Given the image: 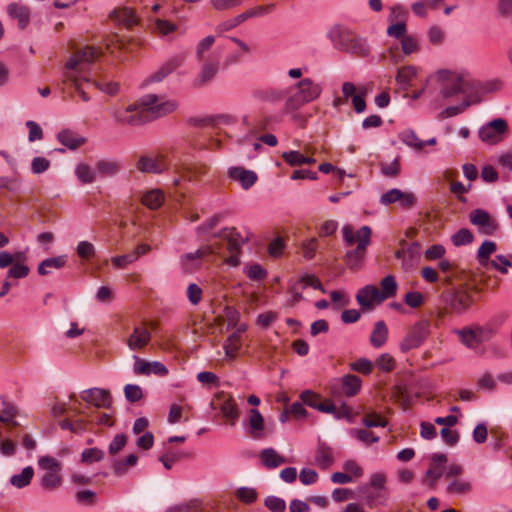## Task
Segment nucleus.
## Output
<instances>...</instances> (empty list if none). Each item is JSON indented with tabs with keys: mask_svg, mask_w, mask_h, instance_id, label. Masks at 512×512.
Here are the masks:
<instances>
[{
	"mask_svg": "<svg viewBox=\"0 0 512 512\" xmlns=\"http://www.w3.org/2000/svg\"><path fill=\"white\" fill-rule=\"evenodd\" d=\"M95 169L102 177H114L122 170L121 162L113 158H102L96 162Z\"/></svg>",
	"mask_w": 512,
	"mask_h": 512,
	"instance_id": "nucleus-24",
	"label": "nucleus"
},
{
	"mask_svg": "<svg viewBox=\"0 0 512 512\" xmlns=\"http://www.w3.org/2000/svg\"><path fill=\"white\" fill-rule=\"evenodd\" d=\"M150 340V331L144 326H136L127 338V346L132 351H141Z\"/></svg>",
	"mask_w": 512,
	"mask_h": 512,
	"instance_id": "nucleus-19",
	"label": "nucleus"
},
{
	"mask_svg": "<svg viewBox=\"0 0 512 512\" xmlns=\"http://www.w3.org/2000/svg\"><path fill=\"white\" fill-rule=\"evenodd\" d=\"M180 66V61L177 59H172L162 65L159 70L150 75L146 79V83L148 82H160L164 78H166L169 74H171L174 70H176Z\"/></svg>",
	"mask_w": 512,
	"mask_h": 512,
	"instance_id": "nucleus-38",
	"label": "nucleus"
},
{
	"mask_svg": "<svg viewBox=\"0 0 512 512\" xmlns=\"http://www.w3.org/2000/svg\"><path fill=\"white\" fill-rule=\"evenodd\" d=\"M215 253V249L211 245H205L197 249L195 252L186 253L181 256V263L186 271H193L200 267L201 260Z\"/></svg>",
	"mask_w": 512,
	"mask_h": 512,
	"instance_id": "nucleus-13",
	"label": "nucleus"
},
{
	"mask_svg": "<svg viewBox=\"0 0 512 512\" xmlns=\"http://www.w3.org/2000/svg\"><path fill=\"white\" fill-rule=\"evenodd\" d=\"M431 323L427 319L416 322L400 343V349L406 353L418 348L430 335Z\"/></svg>",
	"mask_w": 512,
	"mask_h": 512,
	"instance_id": "nucleus-6",
	"label": "nucleus"
},
{
	"mask_svg": "<svg viewBox=\"0 0 512 512\" xmlns=\"http://www.w3.org/2000/svg\"><path fill=\"white\" fill-rule=\"evenodd\" d=\"M315 462L322 469L330 467L334 463L332 449L325 444H320L316 451Z\"/></svg>",
	"mask_w": 512,
	"mask_h": 512,
	"instance_id": "nucleus-37",
	"label": "nucleus"
},
{
	"mask_svg": "<svg viewBox=\"0 0 512 512\" xmlns=\"http://www.w3.org/2000/svg\"><path fill=\"white\" fill-rule=\"evenodd\" d=\"M401 248L395 252V258L401 260L402 268L409 270L415 267L421 256V247L418 242L407 244L405 240L400 241Z\"/></svg>",
	"mask_w": 512,
	"mask_h": 512,
	"instance_id": "nucleus-7",
	"label": "nucleus"
},
{
	"mask_svg": "<svg viewBox=\"0 0 512 512\" xmlns=\"http://www.w3.org/2000/svg\"><path fill=\"white\" fill-rule=\"evenodd\" d=\"M98 57L95 48L86 46L75 51L67 60L64 67L63 77L65 81L73 84L81 99L85 102L90 100L87 93L81 88V82H91L90 67Z\"/></svg>",
	"mask_w": 512,
	"mask_h": 512,
	"instance_id": "nucleus-2",
	"label": "nucleus"
},
{
	"mask_svg": "<svg viewBox=\"0 0 512 512\" xmlns=\"http://www.w3.org/2000/svg\"><path fill=\"white\" fill-rule=\"evenodd\" d=\"M178 108L174 99H164L156 94H146L137 102L128 105L114 104L108 114L118 126L138 127L150 120L166 116Z\"/></svg>",
	"mask_w": 512,
	"mask_h": 512,
	"instance_id": "nucleus-1",
	"label": "nucleus"
},
{
	"mask_svg": "<svg viewBox=\"0 0 512 512\" xmlns=\"http://www.w3.org/2000/svg\"><path fill=\"white\" fill-rule=\"evenodd\" d=\"M57 140L69 150H76L87 142L84 136L71 129H63L58 132Z\"/></svg>",
	"mask_w": 512,
	"mask_h": 512,
	"instance_id": "nucleus-21",
	"label": "nucleus"
},
{
	"mask_svg": "<svg viewBox=\"0 0 512 512\" xmlns=\"http://www.w3.org/2000/svg\"><path fill=\"white\" fill-rule=\"evenodd\" d=\"M361 384V379L356 375L349 374L342 378V389L348 397L356 395L360 391Z\"/></svg>",
	"mask_w": 512,
	"mask_h": 512,
	"instance_id": "nucleus-42",
	"label": "nucleus"
},
{
	"mask_svg": "<svg viewBox=\"0 0 512 512\" xmlns=\"http://www.w3.org/2000/svg\"><path fill=\"white\" fill-rule=\"evenodd\" d=\"M342 52L364 58L369 55L370 47L366 39L353 33Z\"/></svg>",
	"mask_w": 512,
	"mask_h": 512,
	"instance_id": "nucleus-22",
	"label": "nucleus"
},
{
	"mask_svg": "<svg viewBox=\"0 0 512 512\" xmlns=\"http://www.w3.org/2000/svg\"><path fill=\"white\" fill-rule=\"evenodd\" d=\"M481 101V97H475L474 99L464 97V100L459 105L448 106L443 109L438 115V120H444L447 118H451L457 116L464 111H466L472 104L479 103Z\"/></svg>",
	"mask_w": 512,
	"mask_h": 512,
	"instance_id": "nucleus-25",
	"label": "nucleus"
},
{
	"mask_svg": "<svg viewBox=\"0 0 512 512\" xmlns=\"http://www.w3.org/2000/svg\"><path fill=\"white\" fill-rule=\"evenodd\" d=\"M478 83H479L478 89L472 90V99H474L475 97H479L478 96L479 92H482V93L496 92V91L501 90L503 87V83L499 79H493V80H490L485 83H481L478 81Z\"/></svg>",
	"mask_w": 512,
	"mask_h": 512,
	"instance_id": "nucleus-52",
	"label": "nucleus"
},
{
	"mask_svg": "<svg viewBox=\"0 0 512 512\" xmlns=\"http://www.w3.org/2000/svg\"><path fill=\"white\" fill-rule=\"evenodd\" d=\"M257 492L251 487H240L236 491V497L243 503L251 504L257 499Z\"/></svg>",
	"mask_w": 512,
	"mask_h": 512,
	"instance_id": "nucleus-63",
	"label": "nucleus"
},
{
	"mask_svg": "<svg viewBox=\"0 0 512 512\" xmlns=\"http://www.w3.org/2000/svg\"><path fill=\"white\" fill-rule=\"evenodd\" d=\"M221 237L227 240L230 252H237L245 241L236 228H225L221 232Z\"/></svg>",
	"mask_w": 512,
	"mask_h": 512,
	"instance_id": "nucleus-36",
	"label": "nucleus"
},
{
	"mask_svg": "<svg viewBox=\"0 0 512 512\" xmlns=\"http://www.w3.org/2000/svg\"><path fill=\"white\" fill-rule=\"evenodd\" d=\"M470 221L485 235H492L498 229V223L491 218L488 212L482 209L473 210L470 213Z\"/></svg>",
	"mask_w": 512,
	"mask_h": 512,
	"instance_id": "nucleus-11",
	"label": "nucleus"
},
{
	"mask_svg": "<svg viewBox=\"0 0 512 512\" xmlns=\"http://www.w3.org/2000/svg\"><path fill=\"white\" fill-rule=\"evenodd\" d=\"M401 50L404 55H411L418 52L419 41L417 37L413 35H407L400 40Z\"/></svg>",
	"mask_w": 512,
	"mask_h": 512,
	"instance_id": "nucleus-57",
	"label": "nucleus"
},
{
	"mask_svg": "<svg viewBox=\"0 0 512 512\" xmlns=\"http://www.w3.org/2000/svg\"><path fill=\"white\" fill-rule=\"evenodd\" d=\"M399 139L407 146L416 151L422 150L425 146L424 141L420 140L412 130H405L399 134Z\"/></svg>",
	"mask_w": 512,
	"mask_h": 512,
	"instance_id": "nucleus-48",
	"label": "nucleus"
},
{
	"mask_svg": "<svg viewBox=\"0 0 512 512\" xmlns=\"http://www.w3.org/2000/svg\"><path fill=\"white\" fill-rule=\"evenodd\" d=\"M0 402L2 405L0 410V422L17 425V422L15 421V418L18 415L17 406L11 401H8L4 396H0Z\"/></svg>",
	"mask_w": 512,
	"mask_h": 512,
	"instance_id": "nucleus-33",
	"label": "nucleus"
},
{
	"mask_svg": "<svg viewBox=\"0 0 512 512\" xmlns=\"http://www.w3.org/2000/svg\"><path fill=\"white\" fill-rule=\"evenodd\" d=\"M164 193L160 189H151L145 191L141 196V203L151 210L161 207L164 202Z\"/></svg>",
	"mask_w": 512,
	"mask_h": 512,
	"instance_id": "nucleus-30",
	"label": "nucleus"
},
{
	"mask_svg": "<svg viewBox=\"0 0 512 512\" xmlns=\"http://www.w3.org/2000/svg\"><path fill=\"white\" fill-rule=\"evenodd\" d=\"M75 175L82 184H91L96 179V169L94 170L89 164L80 162L75 167Z\"/></svg>",
	"mask_w": 512,
	"mask_h": 512,
	"instance_id": "nucleus-39",
	"label": "nucleus"
},
{
	"mask_svg": "<svg viewBox=\"0 0 512 512\" xmlns=\"http://www.w3.org/2000/svg\"><path fill=\"white\" fill-rule=\"evenodd\" d=\"M249 435L254 439L264 436V418L257 409H251L249 413Z\"/></svg>",
	"mask_w": 512,
	"mask_h": 512,
	"instance_id": "nucleus-29",
	"label": "nucleus"
},
{
	"mask_svg": "<svg viewBox=\"0 0 512 512\" xmlns=\"http://www.w3.org/2000/svg\"><path fill=\"white\" fill-rule=\"evenodd\" d=\"M434 78L439 86V96L443 101L450 100L458 94L472 98V90L479 87L478 81L464 71L439 69L435 72Z\"/></svg>",
	"mask_w": 512,
	"mask_h": 512,
	"instance_id": "nucleus-3",
	"label": "nucleus"
},
{
	"mask_svg": "<svg viewBox=\"0 0 512 512\" xmlns=\"http://www.w3.org/2000/svg\"><path fill=\"white\" fill-rule=\"evenodd\" d=\"M288 91L281 88H268L260 92V98L263 101L276 103L282 101L287 95Z\"/></svg>",
	"mask_w": 512,
	"mask_h": 512,
	"instance_id": "nucleus-51",
	"label": "nucleus"
},
{
	"mask_svg": "<svg viewBox=\"0 0 512 512\" xmlns=\"http://www.w3.org/2000/svg\"><path fill=\"white\" fill-rule=\"evenodd\" d=\"M34 470L31 466L25 467L20 474L13 475L10 478V483L17 488L26 487L32 480Z\"/></svg>",
	"mask_w": 512,
	"mask_h": 512,
	"instance_id": "nucleus-46",
	"label": "nucleus"
},
{
	"mask_svg": "<svg viewBox=\"0 0 512 512\" xmlns=\"http://www.w3.org/2000/svg\"><path fill=\"white\" fill-rule=\"evenodd\" d=\"M50 415L53 418H58L64 415L68 409V402L62 401L58 398H54L49 404Z\"/></svg>",
	"mask_w": 512,
	"mask_h": 512,
	"instance_id": "nucleus-64",
	"label": "nucleus"
},
{
	"mask_svg": "<svg viewBox=\"0 0 512 512\" xmlns=\"http://www.w3.org/2000/svg\"><path fill=\"white\" fill-rule=\"evenodd\" d=\"M41 486L47 490H55L62 484V477L60 472H45L41 477Z\"/></svg>",
	"mask_w": 512,
	"mask_h": 512,
	"instance_id": "nucleus-50",
	"label": "nucleus"
},
{
	"mask_svg": "<svg viewBox=\"0 0 512 512\" xmlns=\"http://www.w3.org/2000/svg\"><path fill=\"white\" fill-rule=\"evenodd\" d=\"M388 338V328L384 321H377L370 335V343L373 347H382Z\"/></svg>",
	"mask_w": 512,
	"mask_h": 512,
	"instance_id": "nucleus-34",
	"label": "nucleus"
},
{
	"mask_svg": "<svg viewBox=\"0 0 512 512\" xmlns=\"http://www.w3.org/2000/svg\"><path fill=\"white\" fill-rule=\"evenodd\" d=\"M137 169L142 173H161L165 166L164 164L154 156H141L136 164Z\"/></svg>",
	"mask_w": 512,
	"mask_h": 512,
	"instance_id": "nucleus-27",
	"label": "nucleus"
},
{
	"mask_svg": "<svg viewBox=\"0 0 512 512\" xmlns=\"http://www.w3.org/2000/svg\"><path fill=\"white\" fill-rule=\"evenodd\" d=\"M8 15L17 20L20 29H24L30 20V9L19 3H10L7 6Z\"/></svg>",
	"mask_w": 512,
	"mask_h": 512,
	"instance_id": "nucleus-26",
	"label": "nucleus"
},
{
	"mask_svg": "<svg viewBox=\"0 0 512 512\" xmlns=\"http://www.w3.org/2000/svg\"><path fill=\"white\" fill-rule=\"evenodd\" d=\"M203 503L198 498L169 507L165 512H196L202 509Z\"/></svg>",
	"mask_w": 512,
	"mask_h": 512,
	"instance_id": "nucleus-44",
	"label": "nucleus"
},
{
	"mask_svg": "<svg viewBox=\"0 0 512 512\" xmlns=\"http://www.w3.org/2000/svg\"><path fill=\"white\" fill-rule=\"evenodd\" d=\"M496 251V244L493 241L486 240L484 241L477 251V258L481 265H484L488 262V259L491 254Z\"/></svg>",
	"mask_w": 512,
	"mask_h": 512,
	"instance_id": "nucleus-54",
	"label": "nucleus"
},
{
	"mask_svg": "<svg viewBox=\"0 0 512 512\" xmlns=\"http://www.w3.org/2000/svg\"><path fill=\"white\" fill-rule=\"evenodd\" d=\"M67 257L65 255H59L52 258L43 260L38 265V273L42 276L48 275L52 270H59L66 265Z\"/></svg>",
	"mask_w": 512,
	"mask_h": 512,
	"instance_id": "nucleus-31",
	"label": "nucleus"
},
{
	"mask_svg": "<svg viewBox=\"0 0 512 512\" xmlns=\"http://www.w3.org/2000/svg\"><path fill=\"white\" fill-rule=\"evenodd\" d=\"M110 17L117 24L124 25L125 27H132L138 23V17L134 10L129 7L115 8L111 13Z\"/></svg>",
	"mask_w": 512,
	"mask_h": 512,
	"instance_id": "nucleus-23",
	"label": "nucleus"
},
{
	"mask_svg": "<svg viewBox=\"0 0 512 512\" xmlns=\"http://www.w3.org/2000/svg\"><path fill=\"white\" fill-rule=\"evenodd\" d=\"M382 292L381 296L385 297V299L393 297L397 291V283L393 276L388 275L381 280L380 283Z\"/></svg>",
	"mask_w": 512,
	"mask_h": 512,
	"instance_id": "nucleus-58",
	"label": "nucleus"
},
{
	"mask_svg": "<svg viewBox=\"0 0 512 512\" xmlns=\"http://www.w3.org/2000/svg\"><path fill=\"white\" fill-rule=\"evenodd\" d=\"M471 483L465 479H454L447 486L449 494H465L471 490Z\"/></svg>",
	"mask_w": 512,
	"mask_h": 512,
	"instance_id": "nucleus-55",
	"label": "nucleus"
},
{
	"mask_svg": "<svg viewBox=\"0 0 512 512\" xmlns=\"http://www.w3.org/2000/svg\"><path fill=\"white\" fill-rule=\"evenodd\" d=\"M303 257L305 259H312L318 249V240L315 237L308 238L301 243Z\"/></svg>",
	"mask_w": 512,
	"mask_h": 512,
	"instance_id": "nucleus-61",
	"label": "nucleus"
},
{
	"mask_svg": "<svg viewBox=\"0 0 512 512\" xmlns=\"http://www.w3.org/2000/svg\"><path fill=\"white\" fill-rule=\"evenodd\" d=\"M358 304L364 309H371L375 304H380L385 300L376 286L367 285L360 289L356 295Z\"/></svg>",
	"mask_w": 512,
	"mask_h": 512,
	"instance_id": "nucleus-15",
	"label": "nucleus"
},
{
	"mask_svg": "<svg viewBox=\"0 0 512 512\" xmlns=\"http://www.w3.org/2000/svg\"><path fill=\"white\" fill-rule=\"evenodd\" d=\"M294 90L285 101V113L297 111L303 105L318 99L322 93V86L311 78H304L294 85Z\"/></svg>",
	"mask_w": 512,
	"mask_h": 512,
	"instance_id": "nucleus-4",
	"label": "nucleus"
},
{
	"mask_svg": "<svg viewBox=\"0 0 512 512\" xmlns=\"http://www.w3.org/2000/svg\"><path fill=\"white\" fill-rule=\"evenodd\" d=\"M366 249L364 245H357L356 249L346 253V262L351 269H357L364 259Z\"/></svg>",
	"mask_w": 512,
	"mask_h": 512,
	"instance_id": "nucleus-49",
	"label": "nucleus"
},
{
	"mask_svg": "<svg viewBox=\"0 0 512 512\" xmlns=\"http://www.w3.org/2000/svg\"><path fill=\"white\" fill-rule=\"evenodd\" d=\"M379 202L385 206L399 202L402 208L409 209L416 204V196L412 192H403L400 189L393 188L382 194Z\"/></svg>",
	"mask_w": 512,
	"mask_h": 512,
	"instance_id": "nucleus-8",
	"label": "nucleus"
},
{
	"mask_svg": "<svg viewBox=\"0 0 512 512\" xmlns=\"http://www.w3.org/2000/svg\"><path fill=\"white\" fill-rule=\"evenodd\" d=\"M353 31L342 24H333L326 32V37L334 49L342 52L347 45Z\"/></svg>",
	"mask_w": 512,
	"mask_h": 512,
	"instance_id": "nucleus-10",
	"label": "nucleus"
},
{
	"mask_svg": "<svg viewBox=\"0 0 512 512\" xmlns=\"http://www.w3.org/2000/svg\"><path fill=\"white\" fill-rule=\"evenodd\" d=\"M343 238L347 245L352 246L356 241L357 245H364L367 249L371 242V228L369 226H362L357 232H354L351 225H345L342 228Z\"/></svg>",
	"mask_w": 512,
	"mask_h": 512,
	"instance_id": "nucleus-12",
	"label": "nucleus"
},
{
	"mask_svg": "<svg viewBox=\"0 0 512 512\" xmlns=\"http://www.w3.org/2000/svg\"><path fill=\"white\" fill-rule=\"evenodd\" d=\"M380 170L382 175L390 178H395L400 174L401 166H400V158L396 157L390 163H381Z\"/></svg>",
	"mask_w": 512,
	"mask_h": 512,
	"instance_id": "nucleus-59",
	"label": "nucleus"
},
{
	"mask_svg": "<svg viewBox=\"0 0 512 512\" xmlns=\"http://www.w3.org/2000/svg\"><path fill=\"white\" fill-rule=\"evenodd\" d=\"M104 456V451L97 447L84 449L81 453V462L85 464L99 462L104 459Z\"/></svg>",
	"mask_w": 512,
	"mask_h": 512,
	"instance_id": "nucleus-53",
	"label": "nucleus"
},
{
	"mask_svg": "<svg viewBox=\"0 0 512 512\" xmlns=\"http://www.w3.org/2000/svg\"><path fill=\"white\" fill-rule=\"evenodd\" d=\"M219 70V62L217 59L207 58L197 77L193 80L194 87H203L214 79Z\"/></svg>",
	"mask_w": 512,
	"mask_h": 512,
	"instance_id": "nucleus-17",
	"label": "nucleus"
},
{
	"mask_svg": "<svg viewBox=\"0 0 512 512\" xmlns=\"http://www.w3.org/2000/svg\"><path fill=\"white\" fill-rule=\"evenodd\" d=\"M215 43V36L208 35L202 38L196 45L195 48V56L197 60L202 61L204 59L205 53L211 49L213 44Z\"/></svg>",
	"mask_w": 512,
	"mask_h": 512,
	"instance_id": "nucleus-56",
	"label": "nucleus"
},
{
	"mask_svg": "<svg viewBox=\"0 0 512 512\" xmlns=\"http://www.w3.org/2000/svg\"><path fill=\"white\" fill-rule=\"evenodd\" d=\"M38 465L41 469L45 470L46 472H60L62 469L61 463L51 456L40 457L38 460Z\"/></svg>",
	"mask_w": 512,
	"mask_h": 512,
	"instance_id": "nucleus-60",
	"label": "nucleus"
},
{
	"mask_svg": "<svg viewBox=\"0 0 512 512\" xmlns=\"http://www.w3.org/2000/svg\"><path fill=\"white\" fill-rule=\"evenodd\" d=\"M274 5L270 4L268 6H256L254 8L248 9L247 11L235 16L238 24H242L244 21L253 18L259 17L267 14L269 11L273 10Z\"/></svg>",
	"mask_w": 512,
	"mask_h": 512,
	"instance_id": "nucleus-45",
	"label": "nucleus"
},
{
	"mask_svg": "<svg viewBox=\"0 0 512 512\" xmlns=\"http://www.w3.org/2000/svg\"><path fill=\"white\" fill-rule=\"evenodd\" d=\"M446 302L454 312L462 314L472 306L473 296L466 290H456L449 295Z\"/></svg>",
	"mask_w": 512,
	"mask_h": 512,
	"instance_id": "nucleus-14",
	"label": "nucleus"
},
{
	"mask_svg": "<svg viewBox=\"0 0 512 512\" xmlns=\"http://www.w3.org/2000/svg\"><path fill=\"white\" fill-rule=\"evenodd\" d=\"M387 34L390 37H394L399 40L407 36L408 34L405 21L391 22V25L387 28Z\"/></svg>",
	"mask_w": 512,
	"mask_h": 512,
	"instance_id": "nucleus-62",
	"label": "nucleus"
},
{
	"mask_svg": "<svg viewBox=\"0 0 512 512\" xmlns=\"http://www.w3.org/2000/svg\"><path fill=\"white\" fill-rule=\"evenodd\" d=\"M138 457L136 454H129L125 458H119L112 461L111 468L117 476L125 475L128 470L136 466Z\"/></svg>",
	"mask_w": 512,
	"mask_h": 512,
	"instance_id": "nucleus-32",
	"label": "nucleus"
},
{
	"mask_svg": "<svg viewBox=\"0 0 512 512\" xmlns=\"http://www.w3.org/2000/svg\"><path fill=\"white\" fill-rule=\"evenodd\" d=\"M282 158L290 166H299L304 164H314L315 158L312 156H305L299 151H287L282 153Z\"/></svg>",
	"mask_w": 512,
	"mask_h": 512,
	"instance_id": "nucleus-40",
	"label": "nucleus"
},
{
	"mask_svg": "<svg viewBox=\"0 0 512 512\" xmlns=\"http://www.w3.org/2000/svg\"><path fill=\"white\" fill-rule=\"evenodd\" d=\"M261 463L268 469H274L287 462L286 458L281 456L273 448H265L260 452Z\"/></svg>",
	"mask_w": 512,
	"mask_h": 512,
	"instance_id": "nucleus-28",
	"label": "nucleus"
},
{
	"mask_svg": "<svg viewBox=\"0 0 512 512\" xmlns=\"http://www.w3.org/2000/svg\"><path fill=\"white\" fill-rule=\"evenodd\" d=\"M216 398L220 401L218 408L223 416L230 422L231 426L235 425L239 417V410L234 398L223 392L217 394Z\"/></svg>",
	"mask_w": 512,
	"mask_h": 512,
	"instance_id": "nucleus-18",
	"label": "nucleus"
},
{
	"mask_svg": "<svg viewBox=\"0 0 512 512\" xmlns=\"http://www.w3.org/2000/svg\"><path fill=\"white\" fill-rule=\"evenodd\" d=\"M241 347V339L238 338V333H232L223 343L225 357L228 360L236 359Z\"/></svg>",
	"mask_w": 512,
	"mask_h": 512,
	"instance_id": "nucleus-41",
	"label": "nucleus"
},
{
	"mask_svg": "<svg viewBox=\"0 0 512 512\" xmlns=\"http://www.w3.org/2000/svg\"><path fill=\"white\" fill-rule=\"evenodd\" d=\"M454 332L459 336L461 343L468 348H475L479 344L475 328L465 327L456 329Z\"/></svg>",
	"mask_w": 512,
	"mask_h": 512,
	"instance_id": "nucleus-43",
	"label": "nucleus"
},
{
	"mask_svg": "<svg viewBox=\"0 0 512 512\" xmlns=\"http://www.w3.org/2000/svg\"><path fill=\"white\" fill-rule=\"evenodd\" d=\"M228 176L234 180L238 181L242 188L248 190L251 188L257 181V174L252 170H247L243 167H231L228 170Z\"/></svg>",
	"mask_w": 512,
	"mask_h": 512,
	"instance_id": "nucleus-20",
	"label": "nucleus"
},
{
	"mask_svg": "<svg viewBox=\"0 0 512 512\" xmlns=\"http://www.w3.org/2000/svg\"><path fill=\"white\" fill-rule=\"evenodd\" d=\"M508 130V122L504 118H495L480 127L478 136L482 142L496 145L505 138Z\"/></svg>",
	"mask_w": 512,
	"mask_h": 512,
	"instance_id": "nucleus-5",
	"label": "nucleus"
},
{
	"mask_svg": "<svg viewBox=\"0 0 512 512\" xmlns=\"http://www.w3.org/2000/svg\"><path fill=\"white\" fill-rule=\"evenodd\" d=\"M81 398L97 408H109L112 403L109 391L100 388H91L83 391Z\"/></svg>",
	"mask_w": 512,
	"mask_h": 512,
	"instance_id": "nucleus-16",
	"label": "nucleus"
},
{
	"mask_svg": "<svg viewBox=\"0 0 512 512\" xmlns=\"http://www.w3.org/2000/svg\"><path fill=\"white\" fill-rule=\"evenodd\" d=\"M133 360V373L135 375L149 376L154 374L157 376H166L168 374L166 366L159 361H147L136 355L133 356Z\"/></svg>",
	"mask_w": 512,
	"mask_h": 512,
	"instance_id": "nucleus-9",
	"label": "nucleus"
},
{
	"mask_svg": "<svg viewBox=\"0 0 512 512\" xmlns=\"http://www.w3.org/2000/svg\"><path fill=\"white\" fill-rule=\"evenodd\" d=\"M418 68L413 65L404 66L399 68L396 74V81L402 86L404 90H407L412 81L417 77Z\"/></svg>",
	"mask_w": 512,
	"mask_h": 512,
	"instance_id": "nucleus-35",
	"label": "nucleus"
},
{
	"mask_svg": "<svg viewBox=\"0 0 512 512\" xmlns=\"http://www.w3.org/2000/svg\"><path fill=\"white\" fill-rule=\"evenodd\" d=\"M177 25L171 21L162 18L153 20V31L160 36H168L175 32Z\"/></svg>",
	"mask_w": 512,
	"mask_h": 512,
	"instance_id": "nucleus-47",
	"label": "nucleus"
}]
</instances>
